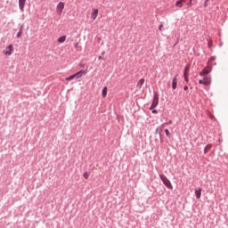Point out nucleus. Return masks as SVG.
Segmentation results:
<instances>
[{
  "label": "nucleus",
  "instance_id": "obj_29",
  "mask_svg": "<svg viewBox=\"0 0 228 228\" xmlns=\"http://www.w3.org/2000/svg\"><path fill=\"white\" fill-rule=\"evenodd\" d=\"M151 113H158V110H153L151 111Z\"/></svg>",
  "mask_w": 228,
  "mask_h": 228
},
{
  "label": "nucleus",
  "instance_id": "obj_23",
  "mask_svg": "<svg viewBox=\"0 0 228 228\" xmlns=\"http://www.w3.org/2000/svg\"><path fill=\"white\" fill-rule=\"evenodd\" d=\"M84 177L85 179H88V177H90V175L88 174V172L84 173Z\"/></svg>",
  "mask_w": 228,
  "mask_h": 228
},
{
  "label": "nucleus",
  "instance_id": "obj_6",
  "mask_svg": "<svg viewBox=\"0 0 228 228\" xmlns=\"http://www.w3.org/2000/svg\"><path fill=\"white\" fill-rule=\"evenodd\" d=\"M64 8H65V4L63 2H60L57 4V13H58V15H61Z\"/></svg>",
  "mask_w": 228,
  "mask_h": 228
},
{
  "label": "nucleus",
  "instance_id": "obj_19",
  "mask_svg": "<svg viewBox=\"0 0 228 228\" xmlns=\"http://www.w3.org/2000/svg\"><path fill=\"white\" fill-rule=\"evenodd\" d=\"M16 37H17V38H20V37H22V28H20L19 30V32L17 33Z\"/></svg>",
  "mask_w": 228,
  "mask_h": 228
},
{
  "label": "nucleus",
  "instance_id": "obj_30",
  "mask_svg": "<svg viewBox=\"0 0 228 228\" xmlns=\"http://www.w3.org/2000/svg\"><path fill=\"white\" fill-rule=\"evenodd\" d=\"M179 1H181V3H184V1H186V0H179Z\"/></svg>",
  "mask_w": 228,
  "mask_h": 228
},
{
  "label": "nucleus",
  "instance_id": "obj_18",
  "mask_svg": "<svg viewBox=\"0 0 228 228\" xmlns=\"http://www.w3.org/2000/svg\"><path fill=\"white\" fill-rule=\"evenodd\" d=\"M183 79H184V81H186L187 83L190 82V78H188V73L183 74Z\"/></svg>",
  "mask_w": 228,
  "mask_h": 228
},
{
  "label": "nucleus",
  "instance_id": "obj_22",
  "mask_svg": "<svg viewBox=\"0 0 228 228\" xmlns=\"http://www.w3.org/2000/svg\"><path fill=\"white\" fill-rule=\"evenodd\" d=\"M215 60H216V57L213 56L208 60V63H213V61H215Z\"/></svg>",
  "mask_w": 228,
  "mask_h": 228
},
{
  "label": "nucleus",
  "instance_id": "obj_4",
  "mask_svg": "<svg viewBox=\"0 0 228 228\" xmlns=\"http://www.w3.org/2000/svg\"><path fill=\"white\" fill-rule=\"evenodd\" d=\"M4 53L6 56H12L13 53V45H9Z\"/></svg>",
  "mask_w": 228,
  "mask_h": 228
},
{
  "label": "nucleus",
  "instance_id": "obj_17",
  "mask_svg": "<svg viewBox=\"0 0 228 228\" xmlns=\"http://www.w3.org/2000/svg\"><path fill=\"white\" fill-rule=\"evenodd\" d=\"M175 6H177L178 8H183V3L180 0H178L175 3Z\"/></svg>",
  "mask_w": 228,
  "mask_h": 228
},
{
  "label": "nucleus",
  "instance_id": "obj_9",
  "mask_svg": "<svg viewBox=\"0 0 228 228\" xmlns=\"http://www.w3.org/2000/svg\"><path fill=\"white\" fill-rule=\"evenodd\" d=\"M177 76L178 75H175V77L173 78V81H172L173 90H175V88H177Z\"/></svg>",
  "mask_w": 228,
  "mask_h": 228
},
{
  "label": "nucleus",
  "instance_id": "obj_1",
  "mask_svg": "<svg viewBox=\"0 0 228 228\" xmlns=\"http://www.w3.org/2000/svg\"><path fill=\"white\" fill-rule=\"evenodd\" d=\"M160 180L162 181L163 184H165V186H167V188H168L169 190H172V188H174V186H172V183H170V180H168V178H167V176H165V175H159Z\"/></svg>",
  "mask_w": 228,
  "mask_h": 228
},
{
  "label": "nucleus",
  "instance_id": "obj_28",
  "mask_svg": "<svg viewBox=\"0 0 228 228\" xmlns=\"http://www.w3.org/2000/svg\"><path fill=\"white\" fill-rule=\"evenodd\" d=\"M183 90H185V91L188 90V86H184Z\"/></svg>",
  "mask_w": 228,
  "mask_h": 228
},
{
  "label": "nucleus",
  "instance_id": "obj_14",
  "mask_svg": "<svg viewBox=\"0 0 228 228\" xmlns=\"http://www.w3.org/2000/svg\"><path fill=\"white\" fill-rule=\"evenodd\" d=\"M67 40V36H61L58 38L59 44H63Z\"/></svg>",
  "mask_w": 228,
  "mask_h": 228
},
{
  "label": "nucleus",
  "instance_id": "obj_13",
  "mask_svg": "<svg viewBox=\"0 0 228 228\" xmlns=\"http://www.w3.org/2000/svg\"><path fill=\"white\" fill-rule=\"evenodd\" d=\"M145 83V79L141 78L137 83V87L142 88L143 86V84Z\"/></svg>",
  "mask_w": 228,
  "mask_h": 228
},
{
  "label": "nucleus",
  "instance_id": "obj_8",
  "mask_svg": "<svg viewBox=\"0 0 228 228\" xmlns=\"http://www.w3.org/2000/svg\"><path fill=\"white\" fill-rule=\"evenodd\" d=\"M24 6H26V0H19V8L21 12H24Z\"/></svg>",
  "mask_w": 228,
  "mask_h": 228
},
{
  "label": "nucleus",
  "instance_id": "obj_21",
  "mask_svg": "<svg viewBox=\"0 0 228 228\" xmlns=\"http://www.w3.org/2000/svg\"><path fill=\"white\" fill-rule=\"evenodd\" d=\"M189 72H190V66H186L185 69H184L183 74H187L188 75Z\"/></svg>",
  "mask_w": 228,
  "mask_h": 228
},
{
  "label": "nucleus",
  "instance_id": "obj_15",
  "mask_svg": "<svg viewBox=\"0 0 228 228\" xmlns=\"http://www.w3.org/2000/svg\"><path fill=\"white\" fill-rule=\"evenodd\" d=\"M102 97H106V95H108V87L107 86L103 87V89L102 91Z\"/></svg>",
  "mask_w": 228,
  "mask_h": 228
},
{
  "label": "nucleus",
  "instance_id": "obj_31",
  "mask_svg": "<svg viewBox=\"0 0 228 228\" xmlns=\"http://www.w3.org/2000/svg\"><path fill=\"white\" fill-rule=\"evenodd\" d=\"M167 124H172V120H169Z\"/></svg>",
  "mask_w": 228,
  "mask_h": 228
},
{
  "label": "nucleus",
  "instance_id": "obj_25",
  "mask_svg": "<svg viewBox=\"0 0 228 228\" xmlns=\"http://www.w3.org/2000/svg\"><path fill=\"white\" fill-rule=\"evenodd\" d=\"M208 3H209V0H205V4H204L205 8H208Z\"/></svg>",
  "mask_w": 228,
  "mask_h": 228
},
{
  "label": "nucleus",
  "instance_id": "obj_5",
  "mask_svg": "<svg viewBox=\"0 0 228 228\" xmlns=\"http://www.w3.org/2000/svg\"><path fill=\"white\" fill-rule=\"evenodd\" d=\"M211 70V66L208 65L205 69H202V71L200 72V76H208Z\"/></svg>",
  "mask_w": 228,
  "mask_h": 228
},
{
  "label": "nucleus",
  "instance_id": "obj_24",
  "mask_svg": "<svg viewBox=\"0 0 228 228\" xmlns=\"http://www.w3.org/2000/svg\"><path fill=\"white\" fill-rule=\"evenodd\" d=\"M165 133L167 136H170V131H168V129H165Z\"/></svg>",
  "mask_w": 228,
  "mask_h": 228
},
{
  "label": "nucleus",
  "instance_id": "obj_2",
  "mask_svg": "<svg viewBox=\"0 0 228 228\" xmlns=\"http://www.w3.org/2000/svg\"><path fill=\"white\" fill-rule=\"evenodd\" d=\"M200 85H205V86H209L211 85V77L206 76L203 77V79L199 80Z\"/></svg>",
  "mask_w": 228,
  "mask_h": 228
},
{
  "label": "nucleus",
  "instance_id": "obj_11",
  "mask_svg": "<svg viewBox=\"0 0 228 228\" xmlns=\"http://www.w3.org/2000/svg\"><path fill=\"white\" fill-rule=\"evenodd\" d=\"M83 74H86V71L80 70L73 75L75 76V77H77V79H79V77H83Z\"/></svg>",
  "mask_w": 228,
  "mask_h": 228
},
{
  "label": "nucleus",
  "instance_id": "obj_27",
  "mask_svg": "<svg viewBox=\"0 0 228 228\" xmlns=\"http://www.w3.org/2000/svg\"><path fill=\"white\" fill-rule=\"evenodd\" d=\"M159 31H161V29H163V24H161V25L159 27Z\"/></svg>",
  "mask_w": 228,
  "mask_h": 228
},
{
  "label": "nucleus",
  "instance_id": "obj_7",
  "mask_svg": "<svg viewBox=\"0 0 228 228\" xmlns=\"http://www.w3.org/2000/svg\"><path fill=\"white\" fill-rule=\"evenodd\" d=\"M98 15H99V9H94L93 12L91 13V19H93V20H95Z\"/></svg>",
  "mask_w": 228,
  "mask_h": 228
},
{
  "label": "nucleus",
  "instance_id": "obj_26",
  "mask_svg": "<svg viewBox=\"0 0 228 228\" xmlns=\"http://www.w3.org/2000/svg\"><path fill=\"white\" fill-rule=\"evenodd\" d=\"M193 0H190L189 3L187 4L188 6H191V3Z\"/></svg>",
  "mask_w": 228,
  "mask_h": 228
},
{
  "label": "nucleus",
  "instance_id": "obj_16",
  "mask_svg": "<svg viewBox=\"0 0 228 228\" xmlns=\"http://www.w3.org/2000/svg\"><path fill=\"white\" fill-rule=\"evenodd\" d=\"M76 78V75H71L65 78L66 81H72V79Z\"/></svg>",
  "mask_w": 228,
  "mask_h": 228
},
{
  "label": "nucleus",
  "instance_id": "obj_32",
  "mask_svg": "<svg viewBox=\"0 0 228 228\" xmlns=\"http://www.w3.org/2000/svg\"><path fill=\"white\" fill-rule=\"evenodd\" d=\"M101 58H102V57L100 56V57H99V60H101Z\"/></svg>",
  "mask_w": 228,
  "mask_h": 228
},
{
  "label": "nucleus",
  "instance_id": "obj_3",
  "mask_svg": "<svg viewBox=\"0 0 228 228\" xmlns=\"http://www.w3.org/2000/svg\"><path fill=\"white\" fill-rule=\"evenodd\" d=\"M158 104H159V96L158 95V94H155L150 110H154L155 108H158Z\"/></svg>",
  "mask_w": 228,
  "mask_h": 228
},
{
  "label": "nucleus",
  "instance_id": "obj_10",
  "mask_svg": "<svg viewBox=\"0 0 228 228\" xmlns=\"http://www.w3.org/2000/svg\"><path fill=\"white\" fill-rule=\"evenodd\" d=\"M201 195H202V189L201 188L196 189L195 190L196 199H200Z\"/></svg>",
  "mask_w": 228,
  "mask_h": 228
},
{
  "label": "nucleus",
  "instance_id": "obj_20",
  "mask_svg": "<svg viewBox=\"0 0 228 228\" xmlns=\"http://www.w3.org/2000/svg\"><path fill=\"white\" fill-rule=\"evenodd\" d=\"M208 49H212L213 48V41L212 40L208 41Z\"/></svg>",
  "mask_w": 228,
  "mask_h": 228
},
{
  "label": "nucleus",
  "instance_id": "obj_12",
  "mask_svg": "<svg viewBox=\"0 0 228 228\" xmlns=\"http://www.w3.org/2000/svg\"><path fill=\"white\" fill-rule=\"evenodd\" d=\"M213 148L212 144H208L205 149H204V154H208V152H209L211 151V149Z\"/></svg>",
  "mask_w": 228,
  "mask_h": 228
}]
</instances>
